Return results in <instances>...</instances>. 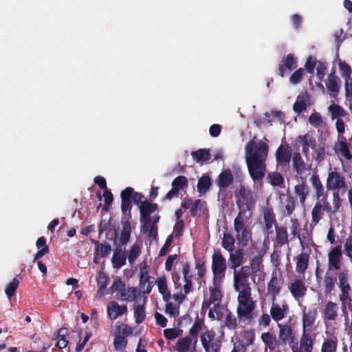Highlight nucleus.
Returning <instances> with one entry per match:
<instances>
[{"mask_svg":"<svg viewBox=\"0 0 352 352\" xmlns=\"http://www.w3.org/2000/svg\"><path fill=\"white\" fill-rule=\"evenodd\" d=\"M234 182V177L230 168L223 169L215 180L216 184L221 188H228Z\"/></svg>","mask_w":352,"mask_h":352,"instance_id":"393cba45","label":"nucleus"},{"mask_svg":"<svg viewBox=\"0 0 352 352\" xmlns=\"http://www.w3.org/2000/svg\"><path fill=\"white\" fill-rule=\"evenodd\" d=\"M229 252V266L231 269L235 270L243 263L245 251L243 248H238Z\"/></svg>","mask_w":352,"mask_h":352,"instance_id":"b1692460","label":"nucleus"},{"mask_svg":"<svg viewBox=\"0 0 352 352\" xmlns=\"http://www.w3.org/2000/svg\"><path fill=\"white\" fill-rule=\"evenodd\" d=\"M314 151L313 158L317 162L318 164H320L322 162L327 156V153L325 151V146L324 144L321 143L318 144L317 148H316Z\"/></svg>","mask_w":352,"mask_h":352,"instance_id":"864d4df0","label":"nucleus"},{"mask_svg":"<svg viewBox=\"0 0 352 352\" xmlns=\"http://www.w3.org/2000/svg\"><path fill=\"white\" fill-rule=\"evenodd\" d=\"M340 138L342 140H339L335 144L333 149L336 153H340V155L346 160H351L352 153L349 150V146L346 142V139L343 136H342Z\"/></svg>","mask_w":352,"mask_h":352,"instance_id":"c756f323","label":"nucleus"},{"mask_svg":"<svg viewBox=\"0 0 352 352\" xmlns=\"http://www.w3.org/2000/svg\"><path fill=\"white\" fill-rule=\"evenodd\" d=\"M324 211L320 203H316L311 210V224L316 226L323 218Z\"/></svg>","mask_w":352,"mask_h":352,"instance_id":"8fccbe9b","label":"nucleus"},{"mask_svg":"<svg viewBox=\"0 0 352 352\" xmlns=\"http://www.w3.org/2000/svg\"><path fill=\"white\" fill-rule=\"evenodd\" d=\"M200 341L205 352H220L221 340L212 330H206L200 336Z\"/></svg>","mask_w":352,"mask_h":352,"instance_id":"6e6552de","label":"nucleus"},{"mask_svg":"<svg viewBox=\"0 0 352 352\" xmlns=\"http://www.w3.org/2000/svg\"><path fill=\"white\" fill-rule=\"evenodd\" d=\"M126 254L113 252L111 262L114 268L120 269L126 264Z\"/></svg>","mask_w":352,"mask_h":352,"instance_id":"6e6d98bb","label":"nucleus"},{"mask_svg":"<svg viewBox=\"0 0 352 352\" xmlns=\"http://www.w3.org/2000/svg\"><path fill=\"white\" fill-rule=\"evenodd\" d=\"M19 285V280L17 278H14L12 282H10L6 287L5 292L7 296L10 298L14 296L16 294V289Z\"/></svg>","mask_w":352,"mask_h":352,"instance_id":"69168bd1","label":"nucleus"},{"mask_svg":"<svg viewBox=\"0 0 352 352\" xmlns=\"http://www.w3.org/2000/svg\"><path fill=\"white\" fill-rule=\"evenodd\" d=\"M108 293L116 294L118 299L126 301H133L138 297L139 293L134 287H126L124 282L120 277H116L111 286L109 288Z\"/></svg>","mask_w":352,"mask_h":352,"instance_id":"20e7f679","label":"nucleus"},{"mask_svg":"<svg viewBox=\"0 0 352 352\" xmlns=\"http://www.w3.org/2000/svg\"><path fill=\"white\" fill-rule=\"evenodd\" d=\"M275 242L280 247L289 243L287 230L285 226H276Z\"/></svg>","mask_w":352,"mask_h":352,"instance_id":"ea45409f","label":"nucleus"},{"mask_svg":"<svg viewBox=\"0 0 352 352\" xmlns=\"http://www.w3.org/2000/svg\"><path fill=\"white\" fill-rule=\"evenodd\" d=\"M212 180L211 177L207 175H203L198 180L197 190L200 194H205L208 192L211 186Z\"/></svg>","mask_w":352,"mask_h":352,"instance_id":"a18cd8bd","label":"nucleus"},{"mask_svg":"<svg viewBox=\"0 0 352 352\" xmlns=\"http://www.w3.org/2000/svg\"><path fill=\"white\" fill-rule=\"evenodd\" d=\"M252 274L249 271L248 265H243L239 270H234L233 287L236 292L252 291L250 277Z\"/></svg>","mask_w":352,"mask_h":352,"instance_id":"39448f33","label":"nucleus"},{"mask_svg":"<svg viewBox=\"0 0 352 352\" xmlns=\"http://www.w3.org/2000/svg\"><path fill=\"white\" fill-rule=\"evenodd\" d=\"M141 253V247L137 243H135L131 248L129 252L127 254V258L129 260V263L131 265H134L136 259L140 256Z\"/></svg>","mask_w":352,"mask_h":352,"instance_id":"5fc2aeb1","label":"nucleus"},{"mask_svg":"<svg viewBox=\"0 0 352 352\" xmlns=\"http://www.w3.org/2000/svg\"><path fill=\"white\" fill-rule=\"evenodd\" d=\"M350 292L351 291L340 292L338 295L339 300L341 302V309L343 312V314H346V305L352 302V298L350 296Z\"/></svg>","mask_w":352,"mask_h":352,"instance_id":"680f3d73","label":"nucleus"},{"mask_svg":"<svg viewBox=\"0 0 352 352\" xmlns=\"http://www.w3.org/2000/svg\"><path fill=\"white\" fill-rule=\"evenodd\" d=\"M182 334V330L176 328H169L164 330V336L166 339L171 340L179 337Z\"/></svg>","mask_w":352,"mask_h":352,"instance_id":"774afa93","label":"nucleus"},{"mask_svg":"<svg viewBox=\"0 0 352 352\" xmlns=\"http://www.w3.org/2000/svg\"><path fill=\"white\" fill-rule=\"evenodd\" d=\"M314 338L306 331H302L300 339V349H304L305 352H312L314 349Z\"/></svg>","mask_w":352,"mask_h":352,"instance_id":"72a5a7b5","label":"nucleus"},{"mask_svg":"<svg viewBox=\"0 0 352 352\" xmlns=\"http://www.w3.org/2000/svg\"><path fill=\"white\" fill-rule=\"evenodd\" d=\"M292 164L298 175L302 178L303 173L307 170L306 164L299 152H294L292 155Z\"/></svg>","mask_w":352,"mask_h":352,"instance_id":"7c9ffc66","label":"nucleus"},{"mask_svg":"<svg viewBox=\"0 0 352 352\" xmlns=\"http://www.w3.org/2000/svg\"><path fill=\"white\" fill-rule=\"evenodd\" d=\"M326 188L328 190H333V192H339V190H341L344 192L346 190L347 186L345 178L337 168H330L327 175Z\"/></svg>","mask_w":352,"mask_h":352,"instance_id":"0eeeda50","label":"nucleus"},{"mask_svg":"<svg viewBox=\"0 0 352 352\" xmlns=\"http://www.w3.org/2000/svg\"><path fill=\"white\" fill-rule=\"evenodd\" d=\"M133 192V188L130 186L126 187L120 192L122 218H132Z\"/></svg>","mask_w":352,"mask_h":352,"instance_id":"9b49d317","label":"nucleus"},{"mask_svg":"<svg viewBox=\"0 0 352 352\" xmlns=\"http://www.w3.org/2000/svg\"><path fill=\"white\" fill-rule=\"evenodd\" d=\"M239 199L236 201L237 206L242 210L247 211L252 210L256 204V199L254 192L249 188L241 185L238 192Z\"/></svg>","mask_w":352,"mask_h":352,"instance_id":"1a4fd4ad","label":"nucleus"},{"mask_svg":"<svg viewBox=\"0 0 352 352\" xmlns=\"http://www.w3.org/2000/svg\"><path fill=\"white\" fill-rule=\"evenodd\" d=\"M329 111L331 113L332 118L343 117L346 115L344 109L339 104H333L328 107Z\"/></svg>","mask_w":352,"mask_h":352,"instance_id":"338daca9","label":"nucleus"},{"mask_svg":"<svg viewBox=\"0 0 352 352\" xmlns=\"http://www.w3.org/2000/svg\"><path fill=\"white\" fill-rule=\"evenodd\" d=\"M289 311V305L284 302L281 305L272 302V307L270 310L272 318L276 322L283 320L287 315Z\"/></svg>","mask_w":352,"mask_h":352,"instance_id":"aec40b11","label":"nucleus"},{"mask_svg":"<svg viewBox=\"0 0 352 352\" xmlns=\"http://www.w3.org/2000/svg\"><path fill=\"white\" fill-rule=\"evenodd\" d=\"M224 324L229 329L234 330L238 326V322L234 315L229 310L224 317Z\"/></svg>","mask_w":352,"mask_h":352,"instance_id":"bf43d9fd","label":"nucleus"},{"mask_svg":"<svg viewBox=\"0 0 352 352\" xmlns=\"http://www.w3.org/2000/svg\"><path fill=\"white\" fill-rule=\"evenodd\" d=\"M285 280L282 272L274 270L267 285V294L270 296L272 302H275L276 298L280 295Z\"/></svg>","mask_w":352,"mask_h":352,"instance_id":"9d476101","label":"nucleus"},{"mask_svg":"<svg viewBox=\"0 0 352 352\" xmlns=\"http://www.w3.org/2000/svg\"><path fill=\"white\" fill-rule=\"evenodd\" d=\"M278 336L267 331L262 333L261 339L265 346V352H287L289 347L295 344L296 333L289 324L278 323Z\"/></svg>","mask_w":352,"mask_h":352,"instance_id":"f03ea898","label":"nucleus"},{"mask_svg":"<svg viewBox=\"0 0 352 352\" xmlns=\"http://www.w3.org/2000/svg\"><path fill=\"white\" fill-rule=\"evenodd\" d=\"M338 272H333L326 270L323 280V293L327 296L335 289L338 280Z\"/></svg>","mask_w":352,"mask_h":352,"instance_id":"2eb2a0df","label":"nucleus"},{"mask_svg":"<svg viewBox=\"0 0 352 352\" xmlns=\"http://www.w3.org/2000/svg\"><path fill=\"white\" fill-rule=\"evenodd\" d=\"M140 219L151 218V214L158 211L159 206L149 200L143 201L138 206Z\"/></svg>","mask_w":352,"mask_h":352,"instance_id":"5701e85b","label":"nucleus"},{"mask_svg":"<svg viewBox=\"0 0 352 352\" xmlns=\"http://www.w3.org/2000/svg\"><path fill=\"white\" fill-rule=\"evenodd\" d=\"M326 87L329 91L337 94L341 87V80L338 76L336 74V71L332 70L328 75L326 81Z\"/></svg>","mask_w":352,"mask_h":352,"instance_id":"bb28decb","label":"nucleus"},{"mask_svg":"<svg viewBox=\"0 0 352 352\" xmlns=\"http://www.w3.org/2000/svg\"><path fill=\"white\" fill-rule=\"evenodd\" d=\"M145 307L142 305H137L134 308V318L137 324L143 322L145 319Z\"/></svg>","mask_w":352,"mask_h":352,"instance_id":"e2e57ef3","label":"nucleus"},{"mask_svg":"<svg viewBox=\"0 0 352 352\" xmlns=\"http://www.w3.org/2000/svg\"><path fill=\"white\" fill-rule=\"evenodd\" d=\"M211 268L213 274L212 283H221L225 278L227 264L226 259L219 251H215L212 256Z\"/></svg>","mask_w":352,"mask_h":352,"instance_id":"423d86ee","label":"nucleus"},{"mask_svg":"<svg viewBox=\"0 0 352 352\" xmlns=\"http://www.w3.org/2000/svg\"><path fill=\"white\" fill-rule=\"evenodd\" d=\"M109 281V278L104 272H100L98 274L97 278V286L98 287V291L96 295L97 297L100 298L106 294H109L108 292H106Z\"/></svg>","mask_w":352,"mask_h":352,"instance_id":"c9c22d12","label":"nucleus"},{"mask_svg":"<svg viewBox=\"0 0 352 352\" xmlns=\"http://www.w3.org/2000/svg\"><path fill=\"white\" fill-rule=\"evenodd\" d=\"M192 158L197 162H204L210 159V150L207 148H200L191 153Z\"/></svg>","mask_w":352,"mask_h":352,"instance_id":"3c124183","label":"nucleus"},{"mask_svg":"<svg viewBox=\"0 0 352 352\" xmlns=\"http://www.w3.org/2000/svg\"><path fill=\"white\" fill-rule=\"evenodd\" d=\"M107 311L109 318L111 320H114L126 313L127 306L126 305H119L118 302L111 301L107 305Z\"/></svg>","mask_w":352,"mask_h":352,"instance_id":"4be33fe9","label":"nucleus"},{"mask_svg":"<svg viewBox=\"0 0 352 352\" xmlns=\"http://www.w3.org/2000/svg\"><path fill=\"white\" fill-rule=\"evenodd\" d=\"M172 188L166 193L163 198L164 200H170L179 195V191L188 187V181L186 177L180 175L176 177L172 182Z\"/></svg>","mask_w":352,"mask_h":352,"instance_id":"4468645a","label":"nucleus"},{"mask_svg":"<svg viewBox=\"0 0 352 352\" xmlns=\"http://www.w3.org/2000/svg\"><path fill=\"white\" fill-rule=\"evenodd\" d=\"M282 196L285 197V199L283 202L284 208L283 214L289 217L292 214L296 208L295 199L289 193L286 195L283 194Z\"/></svg>","mask_w":352,"mask_h":352,"instance_id":"a19ab883","label":"nucleus"},{"mask_svg":"<svg viewBox=\"0 0 352 352\" xmlns=\"http://www.w3.org/2000/svg\"><path fill=\"white\" fill-rule=\"evenodd\" d=\"M296 270L299 274H304L308 267L309 255L302 252L296 257Z\"/></svg>","mask_w":352,"mask_h":352,"instance_id":"58836bf2","label":"nucleus"},{"mask_svg":"<svg viewBox=\"0 0 352 352\" xmlns=\"http://www.w3.org/2000/svg\"><path fill=\"white\" fill-rule=\"evenodd\" d=\"M311 184L316 191V197L317 199H320L322 197L327 195L324 191L323 184H322L318 174H314L310 178Z\"/></svg>","mask_w":352,"mask_h":352,"instance_id":"4c0bfd02","label":"nucleus"},{"mask_svg":"<svg viewBox=\"0 0 352 352\" xmlns=\"http://www.w3.org/2000/svg\"><path fill=\"white\" fill-rule=\"evenodd\" d=\"M252 291L238 292L237 316L240 320H250L256 307L255 302L252 298Z\"/></svg>","mask_w":352,"mask_h":352,"instance_id":"7ed1b4c3","label":"nucleus"},{"mask_svg":"<svg viewBox=\"0 0 352 352\" xmlns=\"http://www.w3.org/2000/svg\"><path fill=\"white\" fill-rule=\"evenodd\" d=\"M342 253L340 245L332 248L328 253L327 271L338 272L341 270Z\"/></svg>","mask_w":352,"mask_h":352,"instance_id":"f8f14e48","label":"nucleus"},{"mask_svg":"<svg viewBox=\"0 0 352 352\" xmlns=\"http://www.w3.org/2000/svg\"><path fill=\"white\" fill-rule=\"evenodd\" d=\"M212 310H214V314H216V320L219 321H223L227 314V311H229V309H228L225 305H221V303L214 304L212 307Z\"/></svg>","mask_w":352,"mask_h":352,"instance_id":"13d9d810","label":"nucleus"},{"mask_svg":"<svg viewBox=\"0 0 352 352\" xmlns=\"http://www.w3.org/2000/svg\"><path fill=\"white\" fill-rule=\"evenodd\" d=\"M246 210L241 209L234 220V230L236 232H239V230L250 228L247 224L250 217L246 216Z\"/></svg>","mask_w":352,"mask_h":352,"instance_id":"c85d7f7f","label":"nucleus"},{"mask_svg":"<svg viewBox=\"0 0 352 352\" xmlns=\"http://www.w3.org/2000/svg\"><path fill=\"white\" fill-rule=\"evenodd\" d=\"M265 122L270 125L274 121H278L280 123L284 122L285 114L281 111L272 110L270 113H265Z\"/></svg>","mask_w":352,"mask_h":352,"instance_id":"09e8293b","label":"nucleus"},{"mask_svg":"<svg viewBox=\"0 0 352 352\" xmlns=\"http://www.w3.org/2000/svg\"><path fill=\"white\" fill-rule=\"evenodd\" d=\"M212 287H210V296L208 300L214 305L220 303L223 298V293L221 289V283L213 284Z\"/></svg>","mask_w":352,"mask_h":352,"instance_id":"79ce46f5","label":"nucleus"},{"mask_svg":"<svg viewBox=\"0 0 352 352\" xmlns=\"http://www.w3.org/2000/svg\"><path fill=\"white\" fill-rule=\"evenodd\" d=\"M338 338L335 336L325 338L322 344L321 352H336Z\"/></svg>","mask_w":352,"mask_h":352,"instance_id":"c03bdc74","label":"nucleus"},{"mask_svg":"<svg viewBox=\"0 0 352 352\" xmlns=\"http://www.w3.org/2000/svg\"><path fill=\"white\" fill-rule=\"evenodd\" d=\"M327 195L322 197L318 201L320 203L324 211L327 213L329 217H331L333 214H335L340 209L342 206V199L340 197L338 192H333V199L332 204L331 206L327 200Z\"/></svg>","mask_w":352,"mask_h":352,"instance_id":"ddd939ff","label":"nucleus"},{"mask_svg":"<svg viewBox=\"0 0 352 352\" xmlns=\"http://www.w3.org/2000/svg\"><path fill=\"white\" fill-rule=\"evenodd\" d=\"M262 212L264 219V228L267 235H269L273 232L272 227L277 226L276 215L273 208L270 206L263 207Z\"/></svg>","mask_w":352,"mask_h":352,"instance_id":"f3484780","label":"nucleus"},{"mask_svg":"<svg viewBox=\"0 0 352 352\" xmlns=\"http://www.w3.org/2000/svg\"><path fill=\"white\" fill-rule=\"evenodd\" d=\"M292 156L291 148L287 144H281L276 151V160L280 166H288Z\"/></svg>","mask_w":352,"mask_h":352,"instance_id":"6ab92c4d","label":"nucleus"},{"mask_svg":"<svg viewBox=\"0 0 352 352\" xmlns=\"http://www.w3.org/2000/svg\"><path fill=\"white\" fill-rule=\"evenodd\" d=\"M297 67V58L294 54H289L284 57L278 65V74L280 77H284L285 72L296 69Z\"/></svg>","mask_w":352,"mask_h":352,"instance_id":"a211bd4d","label":"nucleus"},{"mask_svg":"<svg viewBox=\"0 0 352 352\" xmlns=\"http://www.w3.org/2000/svg\"><path fill=\"white\" fill-rule=\"evenodd\" d=\"M192 344V338L190 336H187L184 338H179L175 346L177 352H191L190 347Z\"/></svg>","mask_w":352,"mask_h":352,"instance_id":"de8ad7c7","label":"nucleus"},{"mask_svg":"<svg viewBox=\"0 0 352 352\" xmlns=\"http://www.w3.org/2000/svg\"><path fill=\"white\" fill-rule=\"evenodd\" d=\"M122 230L121 231L120 237V243L121 245L126 244L130 239L131 233V219L128 218H122Z\"/></svg>","mask_w":352,"mask_h":352,"instance_id":"f704fd0d","label":"nucleus"},{"mask_svg":"<svg viewBox=\"0 0 352 352\" xmlns=\"http://www.w3.org/2000/svg\"><path fill=\"white\" fill-rule=\"evenodd\" d=\"M159 292L162 295L163 300L168 302L171 298V293L168 288L166 277L163 275L158 277L156 280Z\"/></svg>","mask_w":352,"mask_h":352,"instance_id":"2f4dec72","label":"nucleus"},{"mask_svg":"<svg viewBox=\"0 0 352 352\" xmlns=\"http://www.w3.org/2000/svg\"><path fill=\"white\" fill-rule=\"evenodd\" d=\"M288 289L291 292L292 296L296 300H298L306 295L307 287L303 280L297 278L290 283L288 285Z\"/></svg>","mask_w":352,"mask_h":352,"instance_id":"dca6fc26","label":"nucleus"},{"mask_svg":"<svg viewBox=\"0 0 352 352\" xmlns=\"http://www.w3.org/2000/svg\"><path fill=\"white\" fill-rule=\"evenodd\" d=\"M301 179L302 182L294 186V192L298 197L300 204L305 205L309 193V187L302 177Z\"/></svg>","mask_w":352,"mask_h":352,"instance_id":"cd10ccee","label":"nucleus"},{"mask_svg":"<svg viewBox=\"0 0 352 352\" xmlns=\"http://www.w3.org/2000/svg\"><path fill=\"white\" fill-rule=\"evenodd\" d=\"M249 271L252 274L256 275L258 272L263 271L264 265L263 263V255L259 253L254 256L248 265Z\"/></svg>","mask_w":352,"mask_h":352,"instance_id":"e433bc0d","label":"nucleus"},{"mask_svg":"<svg viewBox=\"0 0 352 352\" xmlns=\"http://www.w3.org/2000/svg\"><path fill=\"white\" fill-rule=\"evenodd\" d=\"M235 239L234 236L230 233H223L222 239V247L228 252L233 251L234 249Z\"/></svg>","mask_w":352,"mask_h":352,"instance_id":"4d7b16f0","label":"nucleus"},{"mask_svg":"<svg viewBox=\"0 0 352 352\" xmlns=\"http://www.w3.org/2000/svg\"><path fill=\"white\" fill-rule=\"evenodd\" d=\"M127 343L128 341L126 338L124 336H120V335L115 334L113 339V345L116 351H124L126 347Z\"/></svg>","mask_w":352,"mask_h":352,"instance_id":"052dcab7","label":"nucleus"},{"mask_svg":"<svg viewBox=\"0 0 352 352\" xmlns=\"http://www.w3.org/2000/svg\"><path fill=\"white\" fill-rule=\"evenodd\" d=\"M338 287L340 292L351 291L349 283L348 272L346 270L338 272Z\"/></svg>","mask_w":352,"mask_h":352,"instance_id":"49530a36","label":"nucleus"},{"mask_svg":"<svg viewBox=\"0 0 352 352\" xmlns=\"http://www.w3.org/2000/svg\"><path fill=\"white\" fill-rule=\"evenodd\" d=\"M317 316V309L316 308L307 309L305 307L302 309V329L306 331L307 328L310 329L314 324Z\"/></svg>","mask_w":352,"mask_h":352,"instance_id":"a878e982","label":"nucleus"},{"mask_svg":"<svg viewBox=\"0 0 352 352\" xmlns=\"http://www.w3.org/2000/svg\"><path fill=\"white\" fill-rule=\"evenodd\" d=\"M245 152L250 177L254 182L263 180L267 172L265 161L269 152L268 145L254 137L245 144Z\"/></svg>","mask_w":352,"mask_h":352,"instance_id":"f257e3e1","label":"nucleus"},{"mask_svg":"<svg viewBox=\"0 0 352 352\" xmlns=\"http://www.w3.org/2000/svg\"><path fill=\"white\" fill-rule=\"evenodd\" d=\"M310 96L307 92L299 95L293 105L294 111L298 114L301 113L307 109Z\"/></svg>","mask_w":352,"mask_h":352,"instance_id":"473e14b6","label":"nucleus"},{"mask_svg":"<svg viewBox=\"0 0 352 352\" xmlns=\"http://www.w3.org/2000/svg\"><path fill=\"white\" fill-rule=\"evenodd\" d=\"M236 239L243 247L247 246L249 242L252 241V230L247 228L236 232Z\"/></svg>","mask_w":352,"mask_h":352,"instance_id":"37998d69","label":"nucleus"},{"mask_svg":"<svg viewBox=\"0 0 352 352\" xmlns=\"http://www.w3.org/2000/svg\"><path fill=\"white\" fill-rule=\"evenodd\" d=\"M267 179L273 186H280L285 182L283 176L277 171L268 173Z\"/></svg>","mask_w":352,"mask_h":352,"instance_id":"603ef678","label":"nucleus"},{"mask_svg":"<svg viewBox=\"0 0 352 352\" xmlns=\"http://www.w3.org/2000/svg\"><path fill=\"white\" fill-rule=\"evenodd\" d=\"M338 305L333 301H327L322 311L324 321H336L338 317Z\"/></svg>","mask_w":352,"mask_h":352,"instance_id":"412c9836","label":"nucleus"},{"mask_svg":"<svg viewBox=\"0 0 352 352\" xmlns=\"http://www.w3.org/2000/svg\"><path fill=\"white\" fill-rule=\"evenodd\" d=\"M116 330V331L115 334L120 335V336H124L125 338L131 336L133 333V329L131 327L123 323L117 325Z\"/></svg>","mask_w":352,"mask_h":352,"instance_id":"0e129e2a","label":"nucleus"}]
</instances>
